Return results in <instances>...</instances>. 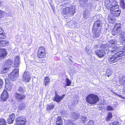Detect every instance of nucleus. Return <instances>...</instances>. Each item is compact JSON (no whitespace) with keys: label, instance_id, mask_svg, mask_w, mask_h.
Returning <instances> with one entry per match:
<instances>
[{"label":"nucleus","instance_id":"f257e3e1","mask_svg":"<svg viewBox=\"0 0 125 125\" xmlns=\"http://www.w3.org/2000/svg\"><path fill=\"white\" fill-rule=\"evenodd\" d=\"M117 51V49L115 48L114 47L112 48L111 52L113 54L107 58L108 62L109 63H112L117 62L118 61V58L122 56L123 52H118Z\"/></svg>","mask_w":125,"mask_h":125},{"label":"nucleus","instance_id":"f03ea898","mask_svg":"<svg viewBox=\"0 0 125 125\" xmlns=\"http://www.w3.org/2000/svg\"><path fill=\"white\" fill-rule=\"evenodd\" d=\"M76 12L75 7L72 5L70 7H66L63 8L62 14L64 18L69 17L73 16Z\"/></svg>","mask_w":125,"mask_h":125},{"label":"nucleus","instance_id":"7ed1b4c3","mask_svg":"<svg viewBox=\"0 0 125 125\" xmlns=\"http://www.w3.org/2000/svg\"><path fill=\"white\" fill-rule=\"evenodd\" d=\"M99 96L93 94H89L86 98L87 102L92 105L95 104L99 101Z\"/></svg>","mask_w":125,"mask_h":125},{"label":"nucleus","instance_id":"20e7f679","mask_svg":"<svg viewBox=\"0 0 125 125\" xmlns=\"http://www.w3.org/2000/svg\"><path fill=\"white\" fill-rule=\"evenodd\" d=\"M99 48L100 49L95 51V54L99 58L103 57L106 54L107 52H109L108 48L106 44H101Z\"/></svg>","mask_w":125,"mask_h":125},{"label":"nucleus","instance_id":"39448f33","mask_svg":"<svg viewBox=\"0 0 125 125\" xmlns=\"http://www.w3.org/2000/svg\"><path fill=\"white\" fill-rule=\"evenodd\" d=\"M9 42L7 40H0V46L5 47L9 45ZM6 49L4 48H0V59H4L7 55Z\"/></svg>","mask_w":125,"mask_h":125},{"label":"nucleus","instance_id":"423d86ee","mask_svg":"<svg viewBox=\"0 0 125 125\" xmlns=\"http://www.w3.org/2000/svg\"><path fill=\"white\" fill-rule=\"evenodd\" d=\"M104 5L106 8L110 10L115 8V7L116 8L119 7L115 0H105L104 2Z\"/></svg>","mask_w":125,"mask_h":125},{"label":"nucleus","instance_id":"0eeeda50","mask_svg":"<svg viewBox=\"0 0 125 125\" xmlns=\"http://www.w3.org/2000/svg\"><path fill=\"white\" fill-rule=\"evenodd\" d=\"M80 114L79 113H73L72 114L71 116V120H67L66 122L65 125H77L76 123H74L72 121L77 120L79 118Z\"/></svg>","mask_w":125,"mask_h":125},{"label":"nucleus","instance_id":"6e6552de","mask_svg":"<svg viewBox=\"0 0 125 125\" xmlns=\"http://www.w3.org/2000/svg\"><path fill=\"white\" fill-rule=\"evenodd\" d=\"M15 121V123L14 125H26L27 120L25 116L21 115L16 117Z\"/></svg>","mask_w":125,"mask_h":125},{"label":"nucleus","instance_id":"1a4fd4ad","mask_svg":"<svg viewBox=\"0 0 125 125\" xmlns=\"http://www.w3.org/2000/svg\"><path fill=\"white\" fill-rule=\"evenodd\" d=\"M46 52L45 49L43 47H41L39 48L37 52V56L39 58H44L46 57Z\"/></svg>","mask_w":125,"mask_h":125},{"label":"nucleus","instance_id":"9d476101","mask_svg":"<svg viewBox=\"0 0 125 125\" xmlns=\"http://www.w3.org/2000/svg\"><path fill=\"white\" fill-rule=\"evenodd\" d=\"M9 97L8 93L6 89H4L0 96L1 101L3 102L6 101Z\"/></svg>","mask_w":125,"mask_h":125},{"label":"nucleus","instance_id":"9b49d317","mask_svg":"<svg viewBox=\"0 0 125 125\" xmlns=\"http://www.w3.org/2000/svg\"><path fill=\"white\" fill-rule=\"evenodd\" d=\"M14 96L15 99L18 102H20L25 99L26 97V95L23 94H20L16 93L15 94Z\"/></svg>","mask_w":125,"mask_h":125},{"label":"nucleus","instance_id":"f8f14e48","mask_svg":"<svg viewBox=\"0 0 125 125\" xmlns=\"http://www.w3.org/2000/svg\"><path fill=\"white\" fill-rule=\"evenodd\" d=\"M5 86L6 89L7 91H10L12 89V83L10 81V80L8 78H6L5 80Z\"/></svg>","mask_w":125,"mask_h":125},{"label":"nucleus","instance_id":"ddd939ff","mask_svg":"<svg viewBox=\"0 0 125 125\" xmlns=\"http://www.w3.org/2000/svg\"><path fill=\"white\" fill-rule=\"evenodd\" d=\"M92 33L93 34V37L94 38H95L99 37L101 33V29L98 28V29H92Z\"/></svg>","mask_w":125,"mask_h":125},{"label":"nucleus","instance_id":"4468645a","mask_svg":"<svg viewBox=\"0 0 125 125\" xmlns=\"http://www.w3.org/2000/svg\"><path fill=\"white\" fill-rule=\"evenodd\" d=\"M118 8V7L116 8V7H115V8H114L110 10L111 13L115 17L118 16L120 15L121 10Z\"/></svg>","mask_w":125,"mask_h":125},{"label":"nucleus","instance_id":"2eb2a0df","mask_svg":"<svg viewBox=\"0 0 125 125\" xmlns=\"http://www.w3.org/2000/svg\"><path fill=\"white\" fill-rule=\"evenodd\" d=\"M19 76V72H14V70L10 73V78L12 81H14L16 80L15 78Z\"/></svg>","mask_w":125,"mask_h":125},{"label":"nucleus","instance_id":"dca6fc26","mask_svg":"<svg viewBox=\"0 0 125 125\" xmlns=\"http://www.w3.org/2000/svg\"><path fill=\"white\" fill-rule=\"evenodd\" d=\"M65 96V94H63L61 96H60L56 93L55 95L54 96V100L57 103H59L63 99Z\"/></svg>","mask_w":125,"mask_h":125},{"label":"nucleus","instance_id":"f3484780","mask_svg":"<svg viewBox=\"0 0 125 125\" xmlns=\"http://www.w3.org/2000/svg\"><path fill=\"white\" fill-rule=\"evenodd\" d=\"M102 24V22L101 21L97 20L94 22L92 29H98L100 28L99 27L101 26V25Z\"/></svg>","mask_w":125,"mask_h":125},{"label":"nucleus","instance_id":"a211bd4d","mask_svg":"<svg viewBox=\"0 0 125 125\" xmlns=\"http://www.w3.org/2000/svg\"><path fill=\"white\" fill-rule=\"evenodd\" d=\"M55 124L56 125H63V120L60 116H58L57 117Z\"/></svg>","mask_w":125,"mask_h":125},{"label":"nucleus","instance_id":"6ab92c4d","mask_svg":"<svg viewBox=\"0 0 125 125\" xmlns=\"http://www.w3.org/2000/svg\"><path fill=\"white\" fill-rule=\"evenodd\" d=\"M15 117V114L14 113H12L9 116V118L8 119L7 121L9 124H11L13 123Z\"/></svg>","mask_w":125,"mask_h":125},{"label":"nucleus","instance_id":"aec40b11","mask_svg":"<svg viewBox=\"0 0 125 125\" xmlns=\"http://www.w3.org/2000/svg\"><path fill=\"white\" fill-rule=\"evenodd\" d=\"M122 28L121 24L118 23H116L115 24L114 27V28L119 32L121 31Z\"/></svg>","mask_w":125,"mask_h":125},{"label":"nucleus","instance_id":"412c9836","mask_svg":"<svg viewBox=\"0 0 125 125\" xmlns=\"http://www.w3.org/2000/svg\"><path fill=\"white\" fill-rule=\"evenodd\" d=\"M30 79V77L29 75L27 74V73L25 72L23 75V81L26 82H28Z\"/></svg>","mask_w":125,"mask_h":125},{"label":"nucleus","instance_id":"4be33fe9","mask_svg":"<svg viewBox=\"0 0 125 125\" xmlns=\"http://www.w3.org/2000/svg\"><path fill=\"white\" fill-rule=\"evenodd\" d=\"M50 82V79L48 76L45 77L44 78L43 83L44 85L47 86L48 85Z\"/></svg>","mask_w":125,"mask_h":125},{"label":"nucleus","instance_id":"5701e85b","mask_svg":"<svg viewBox=\"0 0 125 125\" xmlns=\"http://www.w3.org/2000/svg\"><path fill=\"white\" fill-rule=\"evenodd\" d=\"M25 104L24 103L22 102L20 103L18 106V109L20 110H23L26 108Z\"/></svg>","mask_w":125,"mask_h":125},{"label":"nucleus","instance_id":"b1692460","mask_svg":"<svg viewBox=\"0 0 125 125\" xmlns=\"http://www.w3.org/2000/svg\"><path fill=\"white\" fill-rule=\"evenodd\" d=\"M13 60L11 59H8L6 61L5 64L6 66H10L13 63Z\"/></svg>","mask_w":125,"mask_h":125},{"label":"nucleus","instance_id":"393cba45","mask_svg":"<svg viewBox=\"0 0 125 125\" xmlns=\"http://www.w3.org/2000/svg\"><path fill=\"white\" fill-rule=\"evenodd\" d=\"M112 117V114L111 113H109L107 115V116L106 118V121H109L111 119Z\"/></svg>","mask_w":125,"mask_h":125},{"label":"nucleus","instance_id":"a878e982","mask_svg":"<svg viewBox=\"0 0 125 125\" xmlns=\"http://www.w3.org/2000/svg\"><path fill=\"white\" fill-rule=\"evenodd\" d=\"M7 123L5 119L0 118V125H7Z\"/></svg>","mask_w":125,"mask_h":125},{"label":"nucleus","instance_id":"bb28decb","mask_svg":"<svg viewBox=\"0 0 125 125\" xmlns=\"http://www.w3.org/2000/svg\"><path fill=\"white\" fill-rule=\"evenodd\" d=\"M54 104L48 105L46 107L47 110L48 111L52 110L54 108Z\"/></svg>","mask_w":125,"mask_h":125},{"label":"nucleus","instance_id":"cd10ccee","mask_svg":"<svg viewBox=\"0 0 125 125\" xmlns=\"http://www.w3.org/2000/svg\"><path fill=\"white\" fill-rule=\"evenodd\" d=\"M114 47L115 48H116L117 49L118 52H123L122 56H123L124 53L125 52V46H124L122 48V51H119V48L116 46H114Z\"/></svg>","mask_w":125,"mask_h":125},{"label":"nucleus","instance_id":"c85d7f7f","mask_svg":"<svg viewBox=\"0 0 125 125\" xmlns=\"http://www.w3.org/2000/svg\"><path fill=\"white\" fill-rule=\"evenodd\" d=\"M66 86H69L71 84V81L68 78H67L66 79Z\"/></svg>","mask_w":125,"mask_h":125},{"label":"nucleus","instance_id":"c756f323","mask_svg":"<svg viewBox=\"0 0 125 125\" xmlns=\"http://www.w3.org/2000/svg\"><path fill=\"white\" fill-rule=\"evenodd\" d=\"M109 125H120L119 123L116 121H115L109 123Z\"/></svg>","mask_w":125,"mask_h":125},{"label":"nucleus","instance_id":"7c9ffc66","mask_svg":"<svg viewBox=\"0 0 125 125\" xmlns=\"http://www.w3.org/2000/svg\"><path fill=\"white\" fill-rule=\"evenodd\" d=\"M25 89L21 86L19 87L18 91L19 92H24L25 91Z\"/></svg>","mask_w":125,"mask_h":125},{"label":"nucleus","instance_id":"2f4dec72","mask_svg":"<svg viewBox=\"0 0 125 125\" xmlns=\"http://www.w3.org/2000/svg\"><path fill=\"white\" fill-rule=\"evenodd\" d=\"M9 68L8 67H6L4 68L1 71L2 73H7L9 70Z\"/></svg>","mask_w":125,"mask_h":125},{"label":"nucleus","instance_id":"473e14b6","mask_svg":"<svg viewBox=\"0 0 125 125\" xmlns=\"http://www.w3.org/2000/svg\"><path fill=\"white\" fill-rule=\"evenodd\" d=\"M6 38V36L5 33L3 32L0 34V39H4Z\"/></svg>","mask_w":125,"mask_h":125},{"label":"nucleus","instance_id":"72a5a7b5","mask_svg":"<svg viewBox=\"0 0 125 125\" xmlns=\"http://www.w3.org/2000/svg\"><path fill=\"white\" fill-rule=\"evenodd\" d=\"M120 6L123 9L125 8V3L123 0H121L120 2Z\"/></svg>","mask_w":125,"mask_h":125},{"label":"nucleus","instance_id":"f704fd0d","mask_svg":"<svg viewBox=\"0 0 125 125\" xmlns=\"http://www.w3.org/2000/svg\"><path fill=\"white\" fill-rule=\"evenodd\" d=\"M119 32L114 28L113 29L111 32L112 34L114 36L116 35Z\"/></svg>","mask_w":125,"mask_h":125},{"label":"nucleus","instance_id":"c9c22d12","mask_svg":"<svg viewBox=\"0 0 125 125\" xmlns=\"http://www.w3.org/2000/svg\"><path fill=\"white\" fill-rule=\"evenodd\" d=\"M5 13V12L3 11L0 10V19L4 17V14Z\"/></svg>","mask_w":125,"mask_h":125},{"label":"nucleus","instance_id":"e433bc0d","mask_svg":"<svg viewBox=\"0 0 125 125\" xmlns=\"http://www.w3.org/2000/svg\"><path fill=\"white\" fill-rule=\"evenodd\" d=\"M3 82L2 80L0 79V89L2 88L3 85Z\"/></svg>","mask_w":125,"mask_h":125},{"label":"nucleus","instance_id":"4c0bfd02","mask_svg":"<svg viewBox=\"0 0 125 125\" xmlns=\"http://www.w3.org/2000/svg\"><path fill=\"white\" fill-rule=\"evenodd\" d=\"M80 0L83 5L86 4L88 1V0Z\"/></svg>","mask_w":125,"mask_h":125},{"label":"nucleus","instance_id":"58836bf2","mask_svg":"<svg viewBox=\"0 0 125 125\" xmlns=\"http://www.w3.org/2000/svg\"><path fill=\"white\" fill-rule=\"evenodd\" d=\"M107 110L108 111H111L113 110V108L110 106H107Z\"/></svg>","mask_w":125,"mask_h":125},{"label":"nucleus","instance_id":"ea45409f","mask_svg":"<svg viewBox=\"0 0 125 125\" xmlns=\"http://www.w3.org/2000/svg\"><path fill=\"white\" fill-rule=\"evenodd\" d=\"M88 125H94V122L92 120H90L88 123Z\"/></svg>","mask_w":125,"mask_h":125},{"label":"nucleus","instance_id":"a19ab883","mask_svg":"<svg viewBox=\"0 0 125 125\" xmlns=\"http://www.w3.org/2000/svg\"><path fill=\"white\" fill-rule=\"evenodd\" d=\"M14 67H17L19 66V63L18 62H16L15 61L14 63Z\"/></svg>","mask_w":125,"mask_h":125},{"label":"nucleus","instance_id":"79ce46f5","mask_svg":"<svg viewBox=\"0 0 125 125\" xmlns=\"http://www.w3.org/2000/svg\"><path fill=\"white\" fill-rule=\"evenodd\" d=\"M3 31L2 28L0 27V34L3 32Z\"/></svg>","mask_w":125,"mask_h":125},{"label":"nucleus","instance_id":"37998d69","mask_svg":"<svg viewBox=\"0 0 125 125\" xmlns=\"http://www.w3.org/2000/svg\"><path fill=\"white\" fill-rule=\"evenodd\" d=\"M45 61V60L44 59H42L40 60V63H42L44 62Z\"/></svg>","mask_w":125,"mask_h":125},{"label":"nucleus","instance_id":"c03bdc74","mask_svg":"<svg viewBox=\"0 0 125 125\" xmlns=\"http://www.w3.org/2000/svg\"><path fill=\"white\" fill-rule=\"evenodd\" d=\"M121 37L123 41H125V35H123Z\"/></svg>","mask_w":125,"mask_h":125},{"label":"nucleus","instance_id":"a18cd8bd","mask_svg":"<svg viewBox=\"0 0 125 125\" xmlns=\"http://www.w3.org/2000/svg\"><path fill=\"white\" fill-rule=\"evenodd\" d=\"M68 4V3H64V4H64V5H65V6H66L67 4Z\"/></svg>","mask_w":125,"mask_h":125},{"label":"nucleus","instance_id":"49530a36","mask_svg":"<svg viewBox=\"0 0 125 125\" xmlns=\"http://www.w3.org/2000/svg\"><path fill=\"white\" fill-rule=\"evenodd\" d=\"M85 15H84L83 16V18H86V17H85Z\"/></svg>","mask_w":125,"mask_h":125},{"label":"nucleus","instance_id":"de8ad7c7","mask_svg":"<svg viewBox=\"0 0 125 125\" xmlns=\"http://www.w3.org/2000/svg\"><path fill=\"white\" fill-rule=\"evenodd\" d=\"M109 76H110V75H107V76L108 77H109Z\"/></svg>","mask_w":125,"mask_h":125},{"label":"nucleus","instance_id":"09e8293b","mask_svg":"<svg viewBox=\"0 0 125 125\" xmlns=\"http://www.w3.org/2000/svg\"><path fill=\"white\" fill-rule=\"evenodd\" d=\"M1 1H0V4H1Z\"/></svg>","mask_w":125,"mask_h":125},{"label":"nucleus","instance_id":"8fccbe9b","mask_svg":"<svg viewBox=\"0 0 125 125\" xmlns=\"http://www.w3.org/2000/svg\"><path fill=\"white\" fill-rule=\"evenodd\" d=\"M1 5H0V7Z\"/></svg>","mask_w":125,"mask_h":125},{"label":"nucleus","instance_id":"3c124183","mask_svg":"<svg viewBox=\"0 0 125 125\" xmlns=\"http://www.w3.org/2000/svg\"><path fill=\"white\" fill-rule=\"evenodd\" d=\"M115 43H114V44H115Z\"/></svg>","mask_w":125,"mask_h":125},{"label":"nucleus","instance_id":"603ef678","mask_svg":"<svg viewBox=\"0 0 125 125\" xmlns=\"http://www.w3.org/2000/svg\"><path fill=\"white\" fill-rule=\"evenodd\" d=\"M96 46H97V45H96Z\"/></svg>","mask_w":125,"mask_h":125}]
</instances>
